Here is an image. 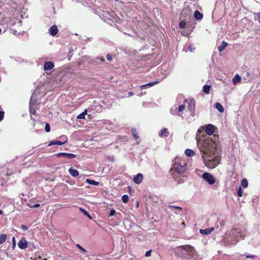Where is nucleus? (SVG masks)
<instances>
[{
  "mask_svg": "<svg viewBox=\"0 0 260 260\" xmlns=\"http://www.w3.org/2000/svg\"><path fill=\"white\" fill-rule=\"evenodd\" d=\"M88 217H89L90 218H91L90 215L89 214V213H88V214L86 215Z\"/></svg>",
  "mask_w": 260,
  "mask_h": 260,
  "instance_id": "47",
  "label": "nucleus"
},
{
  "mask_svg": "<svg viewBox=\"0 0 260 260\" xmlns=\"http://www.w3.org/2000/svg\"><path fill=\"white\" fill-rule=\"evenodd\" d=\"M143 179V174L141 173H138L134 177L133 181L136 184H140L142 182Z\"/></svg>",
  "mask_w": 260,
  "mask_h": 260,
  "instance_id": "11",
  "label": "nucleus"
},
{
  "mask_svg": "<svg viewBox=\"0 0 260 260\" xmlns=\"http://www.w3.org/2000/svg\"><path fill=\"white\" fill-rule=\"evenodd\" d=\"M227 46L228 43L224 41H222L221 45L218 47V51L219 52L223 51Z\"/></svg>",
  "mask_w": 260,
  "mask_h": 260,
  "instance_id": "21",
  "label": "nucleus"
},
{
  "mask_svg": "<svg viewBox=\"0 0 260 260\" xmlns=\"http://www.w3.org/2000/svg\"><path fill=\"white\" fill-rule=\"evenodd\" d=\"M88 217H89L90 218H91L90 215L89 214V213H88V214L86 215Z\"/></svg>",
  "mask_w": 260,
  "mask_h": 260,
  "instance_id": "46",
  "label": "nucleus"
},
{
  "mask_svg": "<svg viewBox=\"0 0 260 260\" xmlns=\"http://www.w3.org/2000/svg\"><path fill=\"white\" fill-rule=\"evenodd\" d=\"M50 34L51 35L54 36L58 32V28L56 25H53L50 28Z\"/></svg>",
  "mask_w": 260,
  "mask_h": 260,
  "instance_id": "14",
  "label": "nucleus"
},
{
  "mask_svg": "<svg viewBox=\"0 0 260 260\" xmlns=\"http://www.w3.org/2000/svg\"><path fill=\"white\" fill-rule=\"evenodd\" d=\"M54 63L51 61H47L44 64V70H51L54 68Z\"/></svg>",
  "mask_w": 260,
  "mask_h": 260,
  "instance_id": "13",
  "label": "nucleus"
},
{
  "mask_svg": "<svg viewBox=\"0 0 260 260\" xmlns=\"http://www.w3.org/2000/svg\"><path fill=\"white\" fill-rule=\"evenodd\" d=\"M116 214V211L114 209H111L110 212L109 216H112Z\"/></svg>",
  "mask_w": 260,
  "mask_h": 260,
  "instance_id": "38",
  "label": "nucleus"
},
{
  "mask_svg": "<svg viewBox=\"0 0 260 260\" xmlns=\"http://www.w3.org/2000/svg\"><path fill=\"white\" fill-rule=\"evenodd\" d=\"M69 172L71 176L74 177H77L79 175V172L78 170L72 168L69 169Z\"/></svg>",
  "mask_w": 260,
  "mask_h": 260,
  "instance_id": "18",
  "label": "nucleus"
},
{
  "mask_svg": "<svg viewBox=\"0 0 260 260\" xmlns=\"http://www.w3.org/2000/svg\"><path fill=\"white\" fill-rule=\"evenodd\" d=\"M76 246L79 249H80L82 251L84 252H86L87 251L83 248L80 245H79V244H77L76 245Z\"/></svg>",
  "mask_w": 260,
  "mask_h": 260,
  "instance_id": "34",
  "label": "nucleus"
},
{
  "mask_svg": "<svg viewBox=\"0 0 260 260\" xmlns=\"http://www.w3.org/2000/svg\"><path fill=\"white\" fill-rule=\"evenodd\" d=\"M87 114V110H85L84 112L80 113L77 117L78 119H85V116Z\"/></svg>",
  "mask_w": 260,
  "mask_h": 260,
  "instance_id": "28",
  "label": "nucleus"
},
{
  "mask_svg": "<svg viewBox=\"0 0 260 260\" xmlns=\"http://www.w3.org/2000/svg\"><path fill=\"white\" fill-rule=\"evenodd\" d=\"M246 257L247 258H254L256 257V256L254 255H246Z\"/></svg>",
  "mask_w": 260,
  "mask_h": 260,
  "instance_id": "42",
  "label": "nucleus"
},
{
  "mask_svg": "<svg viewBox=\"0 0 260 260\" xmlns=\"http://www.w3.org/2000/svg\"><path fill=\"white\" fill-rule=\"evenodd\" d=\"M13 240H15L14 237L13 238Z\"/></svg>",
  "mask_w": 260,
  "mask_h": 260,
  "instance_id": "52",
  "label": "nucleus"
},
{
  "mask_svg": "<svg viewBox=\"0 0 260 260\" xmlns=\"http://www.w3.org/2000/svg\"><path fill=\"white\" fill-rule=\"evenodd\" d=\"M188 110L190 112V115L191 116H194L195 111V102L193 100H190V101L188 103Z\"/></svg>",
  "mask_w": 260,
  "mask_h": 260,
  "instance_id": "7",
  "label": "nucleus"
},
{
  "mask_svg": "<svg viewBox=\"0 0 260 260\" xmlns=\"http://www.w3.org/2000/svg\"><path fill=\"white\" fill-rule=\"evenodd\" d=\"M106 58H107V59L109 61H112V60L113 59L112 56L110 54H107Z\"/></svg>",
  "mask_w": 260,
  "mask_h": 260,
  "instance_id": "37",
  "label": "nucleus"
},
{
  "mask_svg": "<svg viewBox=\"0 0 260 260\" xmlns=\"http://www.w3.org/2000/svg\"><path fill=\"white\" fill-rule=\"evenodd\" d=\"M3 213V211L0 210V214H2Z\"/></svg>",
  "mask_w": 260,
  "mask_h": 260,
  "instance_id": "48",
  "label": "nucleus"
},
{
  "mask_svg": "<svg viewBox=\"0 0 260 260\" xmlns=\"http://www.w3.org/2000/svg\"><path fill=\"white\" fill-rule=\"evenodd\" d=\"M211 86L210 85H205L203 86V91L206 94H209L210 92Z\"/></svg>",
  "mask_w": 260,
  "mask_h": 260,
  "instance_id": "27",
  "label": "nucleus"
},
{
  "mask_svg": "<svg viewBox=\"0 0 260 260\" xmlns=\"http://www.w3.org/2000/svg\"><path fill=\"white\" fill-rule=\"evenodd\" d=\"M5 112L4 111H0V122L2 121L4 118Z\"/></svg>",
  "mask_w": 260,
  "mask_h": 260,
  "instance_id": "35",
  "label": "nucleus"
},
{
  "mask_svg": "<svg viewBox=\"0 0 260 260\" xmlns=\"http://www.w3.org/2000/svg\"><path fill=\"white\" fill-rule=\"evenodd\" d=\"M86 182L90 184V185H99L100 183L99 182H97V181H95V180H91V179H86Z\"/></svg>",
  "mask_w": 260,
  "mask_h": 260,
  "instance_id": "24",
  "label": "nucleus"
},
{
  "mask_svg": "<svg viewBox=\"0 0 260 260\" xmlns=\"http://www.w3.org/2000/svg\"><path fill=\"white\" fill-rule=\"evenodd\" d=\"M185 154L189 157H191L193 155H194V152L190 149H187L185 151Z\"/></svg>",
  "mask_w": 260,
  "mask_h": 260,
  "instance_id": "23",
  "label": "nucleus"
},
{
  "mask_svg": "<svg viewBox=\"0 0 260 260\" xmlns=\"http://www.w3.org/2000/svg\"><path fill=\"white\" fill-rule=\"evenodd\" d=\"M169 135V132L168 129L166 128H164L161 129L160 133L159 134V136L160 137H167Z\"/></svg>",
  "mask_w": 260,
  "mask_h": 260,
  "instance_id": "15",
  "label": "nucleus"
},
{
  "mask_svg": "<svg viewBox=\"0 0 260 260\" xmlns=\"http://www.w3.org/2000/svg\"><path fill=\"white\" fill-rule=\"evenodd\" d=\"M1 31H2V30H1V29L0 28V34L1 33Z\"/></svg>",
  "mask_w": 260,
  "mask_h": 260,
  "instance_id": "51",
  "label": "nucleus"
},
{
  "mask_svg": "<svg viewBox=\"0 0 260 260\" xmlns=\"http://www.w3.org/2000/svg\"><path fill=\"white\" fill-rule=\"evenodd\" d=\"M205 165L209 169L215 168L219 164V158L214 154L202 155Z\"/></svg>",
  "mask_w": 260,
  "mask_h": 260,
  "instance_id": "2",
  "label": "nucleus"
},
{
  "mask_svg": "<svg viewBox=\"0 0 260 260\" xmlns=\"http://www.w3.org/2000/svg\"><path fill=\"white\" fill-rule=\"evenodd\" d=\"M40 204H35V205H33V206H30V207H31V208H38V207H40Z\"/></svg>",
  "mask_w": 260,
  "mask_h": 260,
  "instance_id": "43",
  "label": "nucleus"
},
{
  "mask_svg": "<svg viewBox=\"0 0 260 260\" xmlns=\"http://www.w3.org/2000/svg\"><path fill=\"white\" fill-rule=\"evenodd\" d=\"M186 23L185 21L182 20L179 22V26L180 28H185L186 27Z\"/></svg>",
  "mask_w": 260,
  "mask_h": 260,
  "instance_id": "31",
  "label": "nucleus"
},
{
  "mask_svg": "<svg viewBox=\"0 0 260 260\" xmlns=\"http://www.w3.org/2000/svg\"><path fill=\"white\" fill-rule=\"evenodd\" d=\"M214 230V228H210L206 229L204 230L201 229L200 230V233L204 235H208L211 233Z\"/></svg>",
  "mask_w": 260,
  "mask_h": 260,
  "instance_id": "16",
  "label": "nucleus"
},
{
  "mask_svg": "<svg viewBox=\"0 0 260 260\" xmlns=\"http://www.w3.org/2000/svg\"><path fill=\"white\" fill-rule=\"evenodd\" d=\"M157 83H158V81H154V82H150L147 84L141 85V88L144 89V88H146L148 87H152V86L157 84Z\"/></svg>",
  "mask_w": 260,
  "mask_h": 260,
  "instance_id": "17",
  "label": "nucleus"
},
{
  "mask_svg": "<svg viewBox=\"0 0 260 260\" xmlns=\"http://www.w3.org/2000/svg\"><path fill=\"white\" fill-rule=\"evenodd\" d=\"M258 18V20L260 23V13L255 14V18Z\"/></svg>",
  "mask_w": 260,
  "mask_h": 260,
  "instance_id": "41",
  "label": "nucleus"
},
{
  "mask_svg": "<svg viewBox=\"0 0 260 260\" xmlns=\"http://www.w3.org/2000/svg\"><path fill=\"white\" fill-rule=\"evenodd\" d=\"M180 248L186 251L190 256H193L194 254L195 250L193 247L190 245H182L180 246Z\"/></svg>",
  "mask_w": 260,
  "mask_h": 260,
  "instance_id": "6",
  "label": "nucleus"
},
{
  "mask_svg": "<svg viewBox=\"0 0 260 260\" xmlns=\"http://www.w3.org/2000/svg\"><path fill=\"white\" fill-rule=\"evenodd\" d=\"M84 213H85V214L87 215L88 214V212H87L86 211H85Z\"/></svg>",
  "mask_w": 260,
  "mask_h": 260,
  "instance_id": "49",
  "label": "nucleus"
},
{
  "mask_svg": "<svg viewBox=\"0 0 260 260\" xmlns=\"http://www.w3.org/2000/svg\"><path fill=\"white\" fill-rule=\"evenodd\" d=\"M168 208L171 210L172 211H173L175 213H177V211H181L182 210V208L180 207L175 206H168Z\"/></svg>",
  "mask_w": 260,
  "mask_h": 260,
  "instance_id": "19",
  "label": "nucleus"
},
{
  "mask_svg": "<svg viewBox=\"0 0 260 260\" xmlns=\"http://www.w3.org/2000/svg\"><path fill=\"white\" fill-rule=\"evenodd\" d=\"M215 131V127L212 124H209L206 129V133L209 135H212Z\"/></svg>",
  "mask_w": 260,
  "mask_h": 260,
  "instance_id": "12",
  "label": "nucleus"
},
{
  "mask_svg": "<svg viewBox=\"0 0 260 260\" xmlns=\"http://www.w3.org/2000/svg\"><path fill=\"white\" fill-rule=\"evenodd\" d=\"M237 195L239 197H241L243 195V190L241 187L239 186L237 190Z\"/></svg>",
  "mask_w": 260,
  "mask_h": 260,
  "instance_id": "33",
  "label": "nucleus"
},
{
  "mask_svg": "<svg viewBox=\"0 0 260 260\" xmlns=\"http://www.w3.org/2000/svg\"><path fill=\"white\" fill-rule=\"evenodd\" d=\"M151 252H152L151 250L147 251L145 254V256H146V257L150 256L151 254Z\"/></svg>",
  "mask_w": 260,
  "mask_h": 260,
  "instance_id": "39",
  "label": "nucleus"
},
{
  "mask_svg": "<svg viewBox=\"0 0 260 260\" xmlns=\"http://www.w3.org/2000/svg\"><path fill=\"white\" fill-rule=\"evenodd\" d=\"M198 145L202 155L214 154L216 152L218 142L208 136L203 141L197 140Z\"/></svg>",
  "mask_w": 260,
  "mask_h": 260,
  "instance_id": "1",
  "label": "nucleus"
},
{
  "mask_svg": "<svg viewBox=\"0 0 260 260\" xmlns=\"http://www.w3.org/2000/svg\"><path fill=\"white\" fill-rule=\"evenodd\" d=\"M45 129L46 132L48 133L50 131V125L48 123L45 124Z\"/></svg>",
  "mask_w": 260,
  "mask_h": 260,
  "instance_id": "36",
  "label": "nucleus"
},
{
  "mask_svg": "<svg viewBox=\"0 0 260 260\" xmlns=\"http://www.w3.org/2000/svg\"><path fill=\"white\" fill-rule=\"evenodd\" d=\"M58 157H64L68 159H73L76 157V155L72 153L60 152L56 154Z\"/></svg>",
  "mask_w": 260,
  "mask_h": 260,
  "instance_id": "9",
  "label": "nucleus"
},
{
  "mask_svg": "<svg viewBox=\"0 0 260 260\" xmlns=\"http://www.w3.org/2000/svg\"><path fill=\"white\" fill-rule=\"evenodd\" d=\"M88 217H89L90 218H91L90 215L89 214V213H88V214L86 215Z\"/></svg>",
  "mask_w": 260,
  "mask_h": 260,
  "instance_id": "44",
  "label": "nucleus"
},
{
  "mask_svg": "<svg viewBox=\"0 0 260 260\" xmlns=\"http://www.w3.org/2000/svg\"><path fill=\"white\" fill-rule=\"evenodd\" d=\"M186 164L184 159L176 157L174 164L173 169L178 174H181L185 172Z\"/></svg>",
  "mask_w": 260,
  "mask_h": 260,
  "instance_id": "3",
  "label": "nucleus"
},
{
  "mask_svg": "<svg viewBox=\"0 0 260 260\" xmlns=\"http://www.w3.org/2000/svg\"><path fill=\"white\" fill-rule=\"evenodd\" d=\"M187 102V100H185L184 102V103H185ZM186 107V105L183 104L181 105H180L178 108H176L175 111H174L173 110H171V113L172 114L174 115L175 114L181 116L182 118V114L183 113V112L185 110Z\"/></svg>",
  "mask_w": 260,
  "mask_h": 260,
  "instance_id": "4",
  "label": "nucleus"
},
{
  "mask_svg": "<svg viewBox=\"0 0 260 260\" xmlns=\"http://www.w3.org/2000/svg\"><path fill=\"white\" fill-rule=\"evenodd\" d=\"M21 228L23 231H26L28 230V228L25 225H21Z\"/></svg>",
  "mask_w": 260,
  "mask_h": 260,
  "instance_id": "40",
  "label": "nucleus"
},
{
  "mask_svg": "<svg viewBox=\"0 0 260 260\" xmlns=\"http://www.w3.org/2000/svg\"><path fill=\"white\" fill-rule=\"evenodd\" d=\"M241 80V77L238 74L236 75L233 78L232 81L234 85H236L237 83L240 82Z\"/></svg>",
  "mask_w": 260,
  "mask_h": 260,
  "instance_id": "20",
  "label": "nucleus"
},
{
  "mask_svg": "<svg viewBox=\"0 0 260 260\" xmlns=\"http://www.w3.org/2000/svg\"><path fill=\"white\" fill-rule=\"evenodd\" d=\"M183 13H184V10H182V11L181 12V15H183Z\"/></svg>",
  "mask_w": 260,
  "mask_h": 260,
  "instance_id": "50",
  "label": "nucleus"
},
{
  "mask_svg": "<svg viewBox=\"0 0 260 260\" xmlns=\"http://www.w3.org/2000/svg\"><path fill=\"white\" fill-rule=\"evenodd\" d=\"M131 131H132V134H133L134 138L135 140L138 139L139 138V136L137 135V131L136 130V129L133 128H132Z\"/></svg>",
  "mask_w": 260,
  "mask_h": 260,
  "instance_id": "29",
  "label": "nucleus"
},
{
  "mask_svg": "<svg viewBox=\"0 0 260 260\" xmlns=\"http://www.w3.org/2000/svg\"><path fill=\"white\" fill-rule=\"evenodd\" d=\"M88 217H89L90 218H91L90 215L89 214V213H88V214L86 215Z\"/></svg>",
  "mask_w": 260,
  "mask_h": 260,
  "instance_id": "45",
  "label": "nucleus"
},
{
  "mask_svg": "<svg viewBox=\"0 0 260 260\" xmlns=\"http://www.w3.org/2000/svg\"><path fill=\"white\" fill-rule=\"evenodd\" d=\"M215 108L220 113H222L224 111V108L219 103H216L215 105Z\"/></svg>",
  "mask_w": 260,
  "mask_h": 260,
  "instance_id": "25",
  "label": "nucleus"
},
{
  "mask_svg": "<svg viewBox=\"0 0 260 260\" xmlns=\"http://www.w3.org/2000/svg\"><path fill=\"white\" fill-rule=\"evenodd\" d=\"M18 247L21 249H24L27 247V242L24 239H20L18 243Z\"/></svg>",
  "mask_w": 260,
  "mask_h": 260,
  "instance_id": "10",
  "label": "nucleus"
},
{
  "mask_svg": "<svg viewBox=\"0 0 260 260\" xmlns=\"http://www.w3.org/2000/svg\"><path fill=\"white\" fill-rule=\"evenodd\" d=\"M60 138L62 140H63V141H58V140L51 141L48 144V146H50L53 145H62L65 144L68 141V138L66 136L61 137H60Z\"/></svg>",
  "mask_w": 260,
  "mask_h": 260,
  "instance_id": "8",
  "label": "nucleus"
},
{
  "mask_svg": "<svg viewBox=\"0 0 260 260\" xmlns=\"http://www.w3.org/2000/svg\"><path fill=\"white\" fill-rule=\"evenodd\" d=\"M129 198L126 194H124L122 197V201L124 203H127L128 202Z\"/></svg>",
  "mask_w": 260,
  "mask_h": 260,
  "instance_id": "32",
  "label": "nucleus"
},
{
  "mask_svg": "<svg viewBox=\"0 0 260 260\" xmlns=\"http://www.w3.org/2000/svg\"><path fill=\"white\" fill-rule=\"evenodd\" d=\"M241 185L243 187H247L248 186V181L246 179H243L241 181Z\"/></svg>",
  "mask_w": 260,
  "mask_h": 260,
  "instance_id": "30",
  "label": "nucleus"
},
{
  "mask_svg": "<svg viewBox=\"0 0 260 260\" xmlns=\"http://www.w3.org/2000/svg\"><path fill=\"white\" fill-rule=\"evenodd\" d=\"M202 177L210 185L213 184L215 182V179L214 176L209 173H203Z\"/></svg>",
  "mask_w": 260,
  "mask_h": 260,
  "instance_id": "5",
  "label": "nucleus"
},
{
  "mask_svg": "<svg viewBox=\"0 0 260 260\" xmlns=\"http://www.w3.org/2000/svg\"><path fill=\"white\" fill-rule=\"evenodd\" d=\"M7 235L2 234L0 235V244L4 243L7 239Z\"/></svg>",
  "mask_w": 260,
  "mask_h": 260,
  "instance_id": "26",
  "label": "nucleus"
},
{
  "mask_svg": "<svg viewBox=\"0 0 260 260\" xmlns=\"http://www.w3.org/2000/svg\"><path fill=\"white\" fill-rule=\"evenodd\" d=\"M194 16L197 20H201L203 17V15L199 11L197 10L194 12Z\"/></svg>",
  "mask_w": 260,
  "mask_h": 260,
  "instance_id": "22",
  "label": "nucleus"
}]
</instances>
